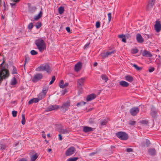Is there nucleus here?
Wrapping results in <instances>:
<instances>
[{
	"mask_svg": "<svg viewBox=\"0 0 161 161\" xmlns=\"http://www.w3.org/2000/svg\"><path fill=\"white\" fill-rule=\"evenodd\" d=\"M35 44L39 51L42 52L46 48V44L44 41L42 39L36 40L35 41Z\"/></svg>",
	"mask_w": 161,
	"mask_h": 161,
	"instance_id": "obj_1",
	"label": "nucleus"
},
{
	"mask_svg": "<svg viewBox=\"0 0 161 161\" xmlns=\"http://www.w3.org/2000/svg\"><path fill=\"white\" fill-rule=\"evenodd\" d=\"M9 75V72L8 69L4 68L0 69V83L3 79L7 78Z\"/></svg>",
	"mask_w": 161,
	"mask_h": 161,
	"instance_id": "obj_2",
	"label": "nucleus"
},
{
	"mask_svg": "<svg viewBox=\"0 0 161 161\" xmlns=\"http://www.w3.org/2000/svg\"><path fill=\"white\" fill-rule=\"evenodd\" d=\"M116 135L119 138L122 140H126L128 137L127 134L123 132H118L116 133Z\"/></svg>",
	"mask_w": 161,
	"mask_h": 161,
	"instance_id": "obj_3",
	"label": "nucleus"
},
{
	"mask_svg": "<svg viewBox=\"0 0 161 161\" xmlns=\"http://www.w3.org/2000/svg\"><path fill=\"white\" fill-rule=\"evenodd\" d=\"M154 27L156 31L158 32L161 30V24L160 21L157 20L155 22V24L154 25Z\"/></svg>",
	"mask_w": 161,
	"mask_h": 161,
	"instance_id": "obj_4",
	"label": "nucleus"
},
{
	"mask_svg": "<svg viewBox=\"0 0 161 161\" xmlns=\"http://www.w3.org/2000/svg\"><path fill=\"white\" fill-rule=\"evenodd\" d=\"M75 149L73 147H71L66 150L65 153L66 156H69L72 155L75 152Z\"/></svg>",
	"mask_w": 161,
	"mask_h": 161,
	"instance_id": "obj_5",
	"label": "nucleus"
},
{
	"mask_svg": "<svg viewBox=\"0 0 161 161\" xmlns=\"http://www.w3.org/2000/svg\"><path fill=\"white\" fill-rule=\"evenodd\" d=\"M70 105V102H67L64 103L61 107L62 110L63 111L65 112L67 111L69 108Z\"/></svg>",
	"mask_w": 161,
	"mask_h": 161,
	"instance_id": "obj_6",
	"label": "nucleus"
},
{
	"mask_svg": "<svg viewBox=\"0 0 161 161\" xmlns=\"http://www.w3.org/2000/svg\"><path fill=\"white\" fill-rule=\"evenodd\" d=\"M43 77L42 74L38 73L35 75L32 79V81L33 82H36L41 79Z\"/></svg>",
	"mask_w": 161,
	"mask_h": 161,
	"instance_id": "obj_7",
	"label": "nucleus"
},
{
	"mask_svg": "<svg viewBox=\"0 0 161 161\" xmlns=\"http://www.w3.org/2000/svg\"><path fill=\"white\" fill-rule=\"evenodd\" d=\"M115 52V51H108L107 52L102 53L101 54V56H102L103 58H104L106 57H107L108 56L111 55L113 53H114Z\"/></svg>",
	"mask_w": 161,
	"mask_h": 161,
	"instance_id": "obj_8",
	"label": "nucleus"
},
{
	"mask_svg": "<svg viewBox=\"0 0 161 161\" xmlns=\"http://www.w3.org/2000/svg\"><path fill=\"white\" fill-rule=\"evenodd\" d=\"M155 0H149L148 4L147 7L146 9L147 11L151 10L154 4Z\"/></svg>",
	"mask_w": 161,
	"mask_h": 161,
	"instance_id": "obj_9",
	"label": "nucleus"
},
{
	"mask_svg": "<svg viewBox=\"0 0 161 161\" xmlns=\"http://www.w3.org/2000/svg\"><path fill=\"white\" fill-rule=\"evenodd\" d=\"M139 112V108L136 107L132 108L130 110V112L131 114L133 116L136 115Z\"/></svg>",
	"mask_w": 161,
	"mask_h": 161,
	"instance_id": "obj_10",
	"label": "nucleus"
},
{
	"mask_svg": "<svg viewBox=\"0 0 161 161\" xmlns=\"http://www.w3.org/2000/svg\"><path fill=\"white\" fill-rule=\"evenodd\" d=\"M59 107L57 105H50L46 109L47 111H50L53 110H56L58 109Z\"/></svg>",
	"mask_w": 161,
	"mask_h": 161,
	"instance_id": "obj_11",
	"label": "nucleus"
},
{
	"mask_svg": "<svg viewBox=\"0 0 161 161\" xmlns=\"http://www.w3.org/2000/svg\"><path fill=\"white\" fill-rule=\"evenodd\" d=\"M82 66V63L80 62H79L75 66V70L76 72L79 71L81 69Z\"/></svg>",
	"mask_w": 161,
	"mask_h": 161,
	"instance_id": "obj_12",
	"label": "nucleus"
},
{
	"mask_svg": "<svg viewBox=\"0 0 161 161\" xmlns=\"http://www.w3.org/2000/svg\"><path fill=\"white\" fill-rule=\"evenodd\" d=\"M85 80L86 78L84 77L78 79L77 81L78 86H83L84 84Z\"/></svg>",
	"mask_w": 161,
	"mask_h": 161,
	"instance_id": "obj_13",
	"label": "nucleus"
},
{
	"mask_svg": "<svg viewBox=\"0 0 161 161\" xmlns=\"http://www.w3.org/2000/svg\"><path fill=\"white\" fill-rule=\"evenodd\" d=\"M136 39L139 43H142L144 42V39L140 34H137L136 35Z\"/></svg>",
	"mask_w": 161,
	"mask_h": 161,
	"instance_id": "obj_14",
	"label": "nucleus"
},
{
	"mask_svg": "<svg viewBox=\"0 0 161 161\" xmlns=\"http://www.w3.org/2000/svg\"><path fill=\"white\" fill-rule=\"evenodd\" d=\"M96 96L94 94H92L88 95L86 98V100L87 102L90 101L95 99Z\"/></svg>",
	"mask_w": 161,
	"mask_h": 161,
	"instance_id": "obj_15",
	"label": "nucleus"
},
{
	"mask_svg": "<svg viewBox=\"0 0 161 161\" xmlns=\"http://www.w3.org/2000/svg\"><path fill=\"white\" fill-rule=\"evenodd\" d=\"M142 55L143 56L146 57H150L152 56L151 53L149 51L146 50H144L142 53Z\"/></svg>",
	"mask_w": 161,
	"mask_h": 161,
	"instance_id": "obj_16",
	"label": "nucleus"
},
{
	"mask_svg": "<svg viewBox=\"0 0 161 161\" xmlns=\"http://www.w3.org/2000/svg\"><path fill=\"white\" fill-rule=\"evenodd\" d=\"M119 85L122 87H126L129 86L128 83L124 80H121L119 82Z\"/></svg>",
	"mask_w": 161,
	"mask_h": 161,
	"instance_id": "obj_17",
	"label": "nucleus"
},
{
	"mask_svg": "<svg viewBox=\"0 0 161 161\" xmlns=\"http://www.w3.org/2000/svg\"><path fill=\"white\" fill-rule=\"evenodd\" d=\"M93 130V129L92 128L87 126H84L83 129V131L85 133L92 131Z\"/></svg>",
	"mask_w": 161,
	"mask_h": 161,
	"instance_id": "obj_18",
	"label": "nucleus"
},
{
	"mask_svg": "<svg viewBox=\"0 0 161 161\" xmlns=\"http://www.w3.org/2000/svg\"><path fill=\"white\" fill-rule=\"evenodd\" d=\"M68 83H64L63 80H61L60 83L59 84V86L61 88H64L67 87L68 86Z\"/></svg>",
	"mask_w": 161,
	"mask_h": 161,
	"instance_id": "obj_19",
	"label": "nucleus"
},
{
	"mask_svg": "<svg viewBox=\"0 0 161 161\" xmlns=\"http://www.w3.org/2000/svg\"><path fill=\"white\" fill-rule=\"evenodd\" d=\"M148 153L149 155L151 156H154L156 154V152L154 148H150L148 150Z\"/></svg>",
	"mask_w": 161,
	"mask_h": 161,
	"instance_id": "obj_20",
	"label": "nucleus"
},
{
	"mask_svg": "<svg viewBox=\"0 0 161 161\" xmlns=\"http://www.w3.org/2000/svg\"><path fill=\"white\" fill-rule=\"evenodd\" d=\"M125 79L126 80L131 82L133 81L134 78L132 76L130 75H127L125 76Z\"/></svg>",
	"mask_w": 161,
	"mask_h": 161,
	"instance_id": "obj_21",
	"label": "nucleus"
},
{
	"mask_svg": "<svg viewBox=\"0 0 161 161\" xmlns=\"http://www.w3.org/2000/svg\"><path fill=\"white\" fill-rule=\"evenodd\" d=\"M42 12L41 11L36 16L34 17V20H38L42 16Z\"/></svg>",
	"mask_w": 161,
	"mask_h": 161,
	"instance_id": "obj_22",
	"label": "nucleus"
},
{
	"mask_svg": "<svg viewBox=\"0 0 161 161\" xmlns=\"http://www.w3.org/2000/svg\"><path fill=\"white\" fill-rule=\"evenodd\" d=\"M17 83L16 79L15 77H14L11 81L10 84L12 86H14L17 84Z\"/></svg>",
	"mask_w": 161,
	"mask_h": 161,
	"instance_id": "obj_23",
	"label": "nucleus"
},
{
	"mask_svg": "<svg viewBox=\"0 0 161 161\" xmlns=\"http://www.w3.org/2000/svg\"><path fill=\"white\" fill-rule=\"evenodd\" d=\"M59 132L61 134H66L69 133V131L66 129H61L59 130Z\"/></svg>",
	"mask_w": 161,
	"mask_h": 161,
	"instance_id": "obj_24",
	"label": "nucleus"
},
{
	"mask_svg": "<svg viewBox=\"0 0 161 161\" xmlns=\"http://www.w3.org/2000/svg\"><path fill=\"white\" fill-rule=\"evenodd\" d=\"M38 157V155L37 153L33 154L31 156V161H35Z\"/></svg>",
	"mask_w": 161,
	"mask_h": 161,
	"instance_id": "obj_25",
	"label": "nucleus"
},
{
	"mask_svg": "<svg viewBox=\"0 0 161 161\" xmlns=\"http://www.w3.org/2000/svg\"><path fill=\"white\" fill-rule=\"evenodd\" d=\"M11 71L12 74H16L17 73L16 68L13 66H12L11 67Z\"/></svg>",
	"mask_w": 161,
	"mask_h": 161,
	"instance_id": "obj_26",
	"label": "nucleus"
},
{
	"mask_svg": "<svg viewBox=\"0 0 161 161\" xmlns=\"http://www.w3.org/2000/svg\"><path fill=\"white\" fill-rule=\"evenodd\" d=\"M118 37L119 38L122 39V41L123 42L125 43L126 42V39L125 35L123 34L119 35L118 36Z\"/></svg>",
	"mask_w": 161,
	"mask_h": 161,
	"instance_id": "obj_27",
	"label": "nucleus"
},
{
	"mask_svg": "<svg viewBox=\"0 0 161 161\" xmlns=\"http://www.w3.org/2000/svg\"><path fill=\"white\" fill-rule=\"evenodd\" d=\"M101 78L103 80H104L106 82L108 80V77L106 75L104 74L102 75Z\"/></svg>",
	"mask_w": 161,
	"mask_h": 161,
	"instance_id": "obj_28",
	"label": "nucleus"
},
{
	"mask_svg": "<svg viewBox=\"0 0 161 161\" xmlns=\"http://www.w3.org/2000/svg\"><path fill=\"white\" fill-rule=\"evenodd\" d=\"M44 67H45V70H46L47 72L48 73L50 72H51V69L49 65L47 64L45 65Z\"/></svg>",
	"mask_w": 161,
	"mask_h": 161,
	"instance_id": "obj_29",
	"label": "nucleus"
},
{
	"mask_svg": "<svg viewBox=\"0 0 161 161\" xmlns=\"http://www.w3.org/2000/svg\"><path fill=\"white\" fill-rule=\"evenodd\" d=\"M64 8L63 7H60L58 8V13L60 14H62L64 11Z\"/></svg>",
	"mask_w": 161,
	"mask_h": 161,
	"instance_id": "obj_30",
	"label": "nucleus"
},
{
	"mask_svg": "<svg viewBox=\"0 0 161 161\" xmlns=\"http://www.w3.org/2000/svg\"><path fill=\"white\" fill-rule=\"evenodd\" d=\"M45 65H42L40 66V67H38L37 68V70L38 71H42L43 70H45Z\"/></svg>",
	"mask_w": 161,
	"mask_h": 161,
	"instance_id": "obj_31",
	"label": "nucleus"
},
{
	"mask_svg": "<svg viewBox=\"0 0 161 161\" xmlns=\"http://www.w3.org/2000/svg\"><path fill=\"white\" fill-rule=\"evenodd\" d=\"M22 120L21 121V123L23 125H24L25 124V114H22Z\"/></svg>",
	"mask_w": 161,
	"mask_h": 161,
	"instance_id": "obj_32",
	"label": "nucleus"
},
{
	"mask_svg": "<svg viewBox=\"0 0 161 161\" xmlns=\"http://www.w3.org/2000/svg\"><path fill=\"white\" fill-rule=\"evenodd\" d=\"M45 95L44 94L42 93H40L38 96V98L39 100L42 99L43 98H44L45 97Z\"/></svg>",
	"mask_w": 161,
	"mask_h": 161,
	"instance_id": "obj_33",
	"label": "nucleus"
},
{
	"mask_svg": "<svg viewBox=\"0 0 161 161\" xmlns=\"http://www.w3.org/2000/svg\"><path fill=\"white\" fill-rule=\"evenodd\" d=\"M86 104V103L85 102H83V101H81L80 102L78 103L76 105L78 107H79L80 106H82L83 105H85Z\"/></svg>",
	"mask_w": 161,
	"mask_h": 161,
	"instance_id": "obj_34",
	"label": "nucleus"
},
{
	"mask_svg": "<svg viewBox=\"0 0 161 161\" xmlns=\"http://www.w3.org/2000/svg\"><path fill=\"white\" fill-rule=\"evenodd\" d=\"M78 159V157H73L68 159L67 161H76Z\"/></svg>",
	"mask_w": 161,
	"mask_h": 161,
	"instance_id": "obj_35",
	"label": "nucleus"
},
{
	"mask_svg": "<svg viewBox=\"0 0 161 161\" xmlns=\"http://www.w3.org/2000/svg\"><path fill=\"white\" fill-rule=\"evenodd\" d=\"M36 7H33L30 8L29 12L30 13H32L36 11Z\"/></svg>",
	"mask_w": 161,
	"mask_h": 161,
	"instance_id": "obj_36",
	"label": "nucleus"
},
{
	"mask_svg": "<svg viewBox=\"0 0 161 161\" xmlns=\"http://www.w3.org/2000/svg\"><path fill=\"white\" fill-rule=\"evenodd\" d=\"M156 114L157 112L155 111L152 110L151 115L153 117L155 118L156 117Z\"/></svg>",
	"mask_w": 161,
	"mask_h": 161,
	"instance_id": "obj_37",
	"label": "nucleus"
},
{
	"mask_svg": "<svg viewBox=\"0 0 161 161\" xmlns=\"http://www.w3.org/2000/svg\"><path fill=\"white\" fill-rule=\"evenodd\" d=\"M133 66L137 70H141L142 69L141 67H138L136 64H133Z\"/></svg>",
	"mask_w": 161,
	"mask_h": 161,
	"instance_id": "obj_38",
	"label": "nucleus"
},
{
	"mask_svg": "<svg viewBox=\"0 0 161 161\" xmlns=\"http://www.w3.org/2000/svg\"><path fill=\"white\" fill-rule=\"evenodd\" d=\"M41 23L40 22H38L36 23V26L37 29H39L41 26Z\"/></svg>",
	"mask_w": 161,
	"mask_h": 161,
	"instance_id": "obj_39",
	"label": "nucleus"
},
{
	"mask_svg": "<svg viewBox=\"0 0 161 161\" xmlns=\"http://www.w3.org/2000/svg\"><path fill=\"white\" fill-rule=\"evenodd\" d=\"M138 51V50L137 48H134L131 50V53L135 54L137 53Z\"/></svg>",
	"mask_w": 161,
	"mask_h": 161,
	"instance_id": "obj_40",
	"label": "nucleus"
},
{
	"mask_svg": "<svg viewBox=\"0 0 161 161\" xmlns=\"http://www.w3.org/2000/svg\"><path fill=\"white\" fill-rule=\"evenodd\" d=\"M107 122L106 120H102L100 124L102 126L104 125L107 124Z\"/></svg>",
	"mask_w": 161,
	"mask_h": 161,
	"instance_id": "obj_41",
	"label": "nucleus"
},
{
	"mask_svg": "<svg viewBox=\"0 0 161 161\" xmlns=\"http://www.w3.org/2000/svg\"><path fill=\"white\" fill-rule=\"evenodd\" d=\"M47 90H48V88H45V89H43L42 90V92H41L43 93V94H44V95H45L47 92Z\"/></svg>",
	"mask_w": 161,
	"mask_h": 161,
	"instance_id": "obj_42",
	"label": "nucleus"
},
{
	"mask_svg": "<svg viewBox=\"0 0 161 161\" xmlns=\"http://www.w3.org/2000/svg\"><path fill=\"white\" fill-rule=\"evenodd\" d=\"M31 53L32 55H36L37 54V53L34 50H32L31 51Z\"/></svg>",
	"mask_w": 161,
	"mask_h": 161,
	"instance_id": "obj_43",
	"label": "nucleus"
},
{
	"mask_svg": "<svg viewBox=\"0 0 161 161\" xmlns=\"http://www.w3.org/2000/svg\"><path fill=\"white\" fill-rule=\"evenodd\" d=\"M55 80V76H53L52 77V80L49 83V84L51 85L53 83Z\"/></svg>",
	"mask_w": 161,
	"mask_h": 161,
	"instance_id": "obj_44",
	"label": "nucleus"
},
{
	"mask_svg": "<svg viewBox=\"0 0 161 161\" xmlns=\"http://www.w3.org/2000/svg\"><path fill=\"white\" fill-rule=\"evenodd\" d=\"M1 149L3 150H5L6 147V146L5 144H1L0 146Z\"/></svg>",
	"mask_w": 161,
	"mask_h": 161,
	"instance_id": "obj_45",
	"label": "nucleus"
},
{
	"mask_svg": "<svg viewBox=\"0 0 161 161\" xmlns=\"http://www.w3.org/2000/svg\"><path fill=\"white\" fill-rule=\"evenodd\" d=\"M17 111L14 110H13L12 111V114L14 117H15L16 116L17 114Z\"/></svg>",
	"mask_w": 161,
	"mask_h": 161,
	"instance_id": "obj_46",
	"label": "nucleus"
},
{
	"mask_svg": "<svg viewBox=\"0 0 161 161\" xmlns=\"http://www.w3.org/2000/svg\"><path fill=\"white\" fill-rule=\"evenodd\" d=\"M33 25L32 23H31L29 24L28 26V28L29 29H31L33 27Z\"/></svg>",
	"mask_w": 161,
	"mask_h": 161,
	"instance_id": "obj_47",
	"label": "nucleus"
},
{
	"mask_svg": "<svg viewBox=\"0 0 161 161\" xmlns=\"http://www.w3.org/2000/svg\"><path fill=\"white\" fill-rule=\"evenodd\" d=\"M108 15L109 22H110L111 19V13H109L108 14Z\"/></svg>",
	"mask_w": 161,
	"mask_h": 161,
	"instance_id": "obj_48",
	"label": "nucleus"
},
{
	"mask_svg": "<svg viewBox=\"0 0 161 161\" xmlns=\"http://www.w3.org/2000/svg\"><path fill=\"white\" fill-rule=\"evenodd\" d=\"M136 123V122L134 121L133 120H130L129 122V124L130 125H134Z\"/></svg>",
	"mask_w": 161,
	"mask_h": 161,
	"instance_id": "obj_49",
	"label": "nucleus"
},
{
	"mask_svg": "<svg viewBox=\"0 0 161 161\" xmlns=\"http://www.w3.org/2000/svg\"><path fill=\"white\" fill-rule=\"evenodd\" d=\"M141 123L143 124H147L148 123V122L147 121L143 120L141 121Z\"/></svg>",
	"mask_w": 161,
	"mask_h": 161,
	"instance_id": "obj_50",
	"label": "nucleus"
},
{
	"mask_svg": "<svg viewBox=\"0 0 161 161\" xmlns=\"http://www.w3.org/2000/svg\"><path fill=\"white\" fill-rule=\"evenodd\" d=\"M100 22L98 21L96 22V26L97 28H99L100 27Z\"/></svg>",
	"mask_w": 161,
	"mask_h": 161,
	"instance_id": "obj_51",
	"label": "nucleus"
},
{
	"mask_svg": "<svg viewBox=\"0 0 161 161\" xmlns=\"http://www.w3.org/2000/svg\"><path fill=\"white\" fill-rule=\"evenodd\" d=\"M154 68L153 67H151L148 70V71L149 72H152L154 70Z\"/></svg>",
	"mask_w": 161,
	"mask_h": 161,
	"instance_id": "obj_52",
	"label": "nucleus"
},
{
	"mask_svg": "<svg viewBox=\"0 0 161 161\" xmlns=\"http://www.w3.org/2000/svg\"><path fill=\"white\" fill-rule=\"evenodd\" d=\"M126 151L127 152H132L133 149L131 148H128L126 149Z\"/></svg>",
	"mask_w": 161,
	"mask_h": 161,
	"instance_id": "obj_53",
	"label": "nucleus"
},
{
	"mask_svg": "<svg viewBox=\"0 0 161 161\" xmlns=\"http://www.w3.org/2000/svg\"><path fill=\"white\" fill-rule=\"evenodd\" d=\"M32 99L33 102L35 103L37 102L39 100L38 98H32Z\"/></svg>",
	"mask_w": 161,
	"mask_h": 161,
	"instance_id": "obj_54",
	"label": "nucleus"
},
{
	"mask_svg": "<svg viewBox=\"0 0 161 161\" xmlns=\"http://www.w3.org/2000/svg\"><path fill=\"white\" fill-rule=\"evenodd\" d=\"M90 42L86 44L84 47V48L85 49L87 48L89 46L90 44Z\"/></svg>",
	"mask_w": 161,
	"mask_h": 161,
	"instance_id": "obj_55",
	"label": "nucleus"
},
{
	"mask_svg": "<svg viewBox=\"0 0 161 161\" xmlns=\"http://www.w3.org/2000/svg\"><path fill=\"white\" fill-rule=\"evenodd\" d=\"M58 138H59V139L60 141H61L62 140V137L61 135V134H60L58 135Z\"/></svg>",
	"mask_w": 161,
	"mask_h": 161,
	"instance_id": "obj_56",
	"label": "nucleus"
},
{
	"mask_svg": "<svg viewBox=\"0 0 161 161\" xmlns=\"http://www.w3.org/2000/svg\"><path fill=\"white\" fill-rule=\"evenodd\" d=\"M42 132V136L44 139H45L46 137V135L45 133V132L43 131Z\"/></svg>",
	"mask_w": 161,
	"mask_h": 161,
	"instance_id": "obj_57",
	"label": "nucleus"
},
{
	"mask_svg": "<svg viewBox=\"0 0 161 161\" xmlns=\"http://www.w3.org/2000/svg\"><path fill=\"white\" fill-rule=\"evenodd\" d=\"M33 99H31L30 100L29 102H28V104H31L32 103H33Z\"/></svg>",
	"mask_w": 161,
	"mask_h": 161,
	"instance_id": "obj_58",
	"label": "nucleus"
},
{
	"mask_svg": "<svg viewBox=\"0 0 161 161\" xmlns=\"http://www.w3.org/2000/svg\"><path fill=\"white\" fill-rule=\"evenodd\" d=\"M66 30L68 32H69L70 31V28L69 27H67L66 28Z\"/></svg>",
	"mask_w": 161,
	"mask_h": 161,
	"instance_id": "obj_59",
	"label": "nucleus"
},
{
	"mask_svg": "<svg viewBox=\"0 0 161 161\" xmlns=\"http://www.w3.org/2000/svg\"><path fill=\"white\" fill-rule=\"evenodd\" d=\"M62 92L63 94L64 95L65 93L67 92V90L66 89L64 90Z\"/></svg>",
	"mask_w": 161,
	"mask_h": 161,
	"instance_id": "obj_60",
	"label": "nucleus"
},
{
	"mask_svg": "<svg viewBox=\"0 0 161 161\" xmlns=\"http://www.w3.org/2000/svg\"><path fill=\"white\" fill-rule=\"evenodd\" d=\"M19 161H27V160L25 158H23L20 159Z\"/></svg>",
	"mask_w": 161,
	"mask_h": 161,
	"instance_id": "obj_61",
	"label": "nucleus"
},
{
	"mask_svg": "<svg viewBox=\"0 0 161 161\" xmlns=\"http://www.w3.org/2000/svg\"><path fill=\"white\" fill-rule=\"evenodd\" d=\"M97 65V62H95L93 64V65L94 67L96 66Z\"/></svg>",
	"mask_w": 161,
	"mask_h": 161,
	"instance_id": "obj_62",
	"label": "nucleus"
},
{
	"mask_svg": "<svg viewBox=\"0 0 161 161\" xmlns=\"http://www.w3.org/2000/svg\"><path fill=\"white\" fill-rule=\"evenodd\" d=\"M13 0L14 2H18L20 1V0Z\"/></svg>",
	"mask_w": 161,
	"mask_h": 161,
	"instance_id": "obj_63",
	"label": "nucleus"
},
{
	"mask_svg": "<svg viewBox=\"0 0 161 161\" xmlns=\"http://www.w3.org/2000/svg\"><path fill=\"white\" fill-rule=\"evenodd\" d=\"M19 144V142H17L15 143L14 144L15 146H16Z\"/></svg>",
	"mask_w": 161,
	"mask_h": 161,
	"instance_id": "obj_64",
	"label": "nucleus"
}]
</instances>
